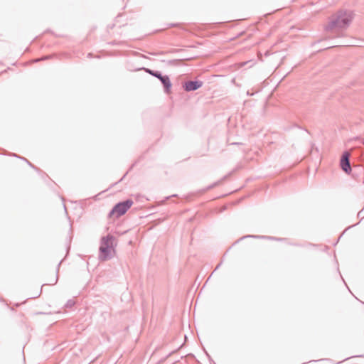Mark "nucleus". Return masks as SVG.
Masks as SVG:
<instances>
[{"label": "nucleus", "mask_w": 364, "mask_h": 364, "mask_svg": "<svg viewBox=\"0 0 364 364\" xmlns=\"http://www.w3.org/2000/svg\"><path fill=\"white\" fill-rule=\"evenodd\" d=\"M133 205L132 200H127L126 201L119 203L112 209L110 213L111 217L119 218L124 215Z\"/></svg>", "instance_id": "obj_3"}, {"label": "nucleus", "mask_w": 364, "mask_h": 364, "mask_svg": "<svg viewBox=\"0 0 364 364\" xmlns=\"http://www.w3.org/2000/svg\"><path fill=\"white\" fill-rule=\"evenodd\" d=\"M340 166L341 169L347 174H349L351 171L350 163V154L348 151H344L340 160Z\"/></svg>", "instance_id": "obj_5"}, {"label": "nucleus", "mask_w": 364, "mask_h": 364, "mask_svg": "<svg viewBox=\"0 0 364 364\" xmlns=\"http://www.w3.org/2000/svg\"><path fill=\"white\" fill-rule=\"evenodd\" d=\"M146 71H147L148 73H149L150 74H151V75H154V76L157 77H158V78H159L160 80H161V77H162V76H161V75L160 73H153L152 71H151V70H146Z\"/></svg>", "instance_id": "obj_10"}, {"label": "nucleus", "mask_w": 364, "mask_h": 364, "mask_svg": "<svg viewBox=\"0 0 364 364\" xmlns=\"http://www.w3.org/2000/svg\"><path fill=\"white\" fill-rule=\"evenodd\" d=\"M186 340H187V336L186 335H183V345L186 342Z\"/></svg>", "instance_id": "obj_11"}, {"label": "nucleus", "mask_w": 364, "mask_h": 364, "mask_svg": "<svg viewBox=\"0 0 364 364\" xmlns=\"http://www.w3.org/2000/svg\"><path fill=\"white\" fill-rule=\"evenodd\" d=\"M146 71H147L148 73H149L150 74H151V75H154V76L157 77H158V78H159L160 80H161V77H162V76H161V75L160 73H153L152 71H151V70H146Z\"/></svg>", "instance_id": "obj_9"}, {"label": "nucleus", "mask_w": 364, "mask_h": 364, "mask_svg": "<svg viewBox=\"0 0 364 364\" xmlns=\"http://www.w3.org/2000/svg\"><path fill=\"white\" fill-rule=\"evenodd\" d=\"M362 211H363V210H360V211L358 213V217H360V215H362V213H362Z\"/></svg>", "instance_id": "obj_13"}, {"label": "nucleus", "mask_w": 364, "mask_h": 364, "mask_svg": "<svg viewBox=\"0 0 364 364\" xmlns=\"http://www.w3.org/2000/svg\"><path fill=\"white\" fill-rule=\"evenodd\" d=\"M232 144L235 145V144H239V143H232Z\"/></svg>", "instance_id": "obj_17"}, {"label": "nucleus", "mask_w": 364, "mask_h": 364, "mask_svg": "<svg viewBox=\"0 0 364 364\" xmlns=\"http://www.w3.org/2000/svg\"><path fill=\"white\" fill-rule=\"evenodd\" d=\"M112 239V236L110 235L102 238L100 247V258L101 259L106 260L112 257L113 252Z\"/></svg>", "instance_id": "obj_2"}, {"label": "nucleus", "mask_w": 364, "mask_h": 364, "mask_svg": "<svg viewBox=\"0 0 364 364\" xmlns=\"http://www.w3.org/2000/svg\"><path fill=\"white\" fill-rule=\"evenodd\" d=\"M203 85V82L198 79L187 80L183 82V91L193 92L200 88Z\"/></svg>", "instance_id": "obj_4"}, {"label": "nucleus", "mask_w": 364, "mask_h": 364, "mask_svg": "<svg viewBox=\"0 0 364 364\" xmlns=\"http://www.w3.org/2000/svg\"><path fill=\"white\" fill-rule=\"evenodd\" d=\"M220 265H221V263H220L219 264H218V266H217V267H215V270H217V269L220 267Z\"/></svg>", "instance_id": "obj_12"}, {"label": "nucleus", "mask_w": 364, "mask_h": 364, "mask_svg": "<svg viewBox=\"0 0 364 364\" xmlns=\"http://www.w3.org/2000/svg\"><path fill=\"white\" fill-rule=\"evenodd\" d=\"M231 173H232V172H230L228 174L225 175L220 180H219V181L213 183V184L208 186V187H206L205 189L203 190V191L205 192L206 191L212 189V188H215V186L220 185L222 183V181H223L224 180L227 179L231 175Z\"/></svg>", "instance_id": "obj_7"}, {"label": "nucleus", "mask_w": 364, "mask_h": 364, "mask_svg": "<svg viewBox=\"0 0 364 364\" xmlns=\"http://www.w3.org/2000/svg\"><path fill=\"white\" fill-rule=\"evenodd\" d=\"M315 149H316V151H318V148H317V147H315Z\"/></svg>", "instance_id": "obj_19"}, {"label": "nucleus", "mask_w": 364, "mask_h": 364, "mask_svg": "<svg viewBox=\"0 0 364 364\" xmlns=\"http://www.w3.org/2000/svg\"><path fill=\"white\" fill-rule=\"evenodd\" d=\"M161 81L166 90L169 89V87H171V83L168 77H161Z\"/></svg>", "instance_id": "obj_8"}, {"label": "nucleus", "mask_w": 364, "mask_h": 364, "mask_svg": "<svg viewBox=\"0 0 364 364\" xmlns=\"http://www.w3.org/2000/svg\"><path fill=\"white\" fill-rule=\"evenodd\" d=\"M210 361L213 362V363H215V361H213L212 359H210Z\"/></svg>", "instance_id": "obj_18"}, {"label": "nucleus", "mask_w": 364, "mask_h": 364, "mask_svg": "<svg viewBox=\"0 0 364 364\" xmlns=\"http://www.w3.org/2000/svg\"><path fill=\"white\" fill-rule=\"evenodd\" d=\"M247 95H252V94H250V92L249 91H247Z\"/></svg>", "instance_id": "obj_14"}, {"label": "nucleus", "mask_w": 364, "mask_h": 364, "mask_svg": "<svg viewBox=\"0 0 364 364\" xmlns=\"http://www.w3.org/2000/svg\"><path fill=\"white\" fill-rule=\"evenodd\" d=\"M206 354H207L208 357L209 358V360H210L211 358H210V355H208V353H206Z\"/></svg>", "instance_id": "obj_16"}, {"label": "nucleus", "mask_w": 364, "mask_h": 364, "mask_svg": "<svg viewBox=\"0 0 364 364\" xmlns=\"http://www.w3.org/2000/svg\"><path fill=\"white\" fill-rule=\"evenodd\" d=\"M187 356H191V357H193V355L192 354H188Z\"/></svg>", "instance_id": "obj_15"}, {"label": "nucleus", "mask_w": 364, "mask_h": 364, "mask_svg": "<svg viewBox=\"0 0 364 364\" xmlns=\"http://www.w3.org/2000/svg\"><path fill=\"white\" fill-rule=\"evenodd\" d=\"M353 18V14L350 11L340 10L332 15L328 23L326 26L328 31H340L347 28Z\"/></svg>", "instance_id": "obj_1"}, {"label": "nucleus", "mask_w": 364, "mask_h": 364, "mask_svg": "<svg viewBox=\"0 0 364 364\" xmlns=\"http://www.w3.org/2000/svg\"><path fill=\"white\" fill-rule=\"evenodd\" d=\"M249 237H251V238H261V239H267V240H277V241H282V240H284V238H282V237H272V236H264V235H245L242 237H240L236 242H238L240 240H242L245 238H249Z\"/></svg>", "instance_id": "obj_6"}]
</instances>
